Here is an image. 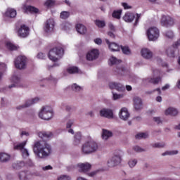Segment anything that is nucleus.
<instances>
[{"instance_id": "18", "label": "nucleus", "mask_w": 180, "mask_h": 180, "mask_svg": "<svg viewBox=\"0 0 180 180\" xmlns=\"http://www.w3.org/2000/svg\"><path fill=\"white\" fill-rule=\"evenodd\" d=\"M120 119L122 120H128V119L130 117V113H129V110H127V108H122L119 113Z\"/></svg>"}, {"instance_id": "19", "label": "nucleus", "mask_w": 180, "mask_h": 180, "mask_svg": "<svg viewBox=\"0 0 180 180\" xmlns=\"http://www.w3.org/2000/svg\"><path fill=\"white\" fill-rule=\"evenodd\" d=\"M134 105L136 110H140V109H143V101H141V98L139 97H134Z\"/></svg>"}, {"instance_id": "48", "label": "nucleus", "mask_w": 180, "mask_h": 180, "mask_svg": "<svg viewBox=\"0 0 180 180\" xmlns=\"http://www.w3.org/2000/svg\"><path fill=\"white\" fill-rule=\"evenodd\" d=\"M123 96H124L123 94H117L112 93L113 101H117V99H122Z\"/></svg>"}, {"instance_id": "47", "label": "nucleus", "mask_w": 180, "mask_h": 180, "mask_svg": "<svg viewBox=\"0 0 180 180\" xmlns=\"http://www.w3.org/2000/svg\"><path fill=\"white\" fill-rule=\"evenodd\" d=\"M133 150H134L136 153H143L144 151H146V149H143L139 146H134Z\"/></svg>"}, {"instance_id": "58", "label": "nucleus", "mask_w": 180, "mask_h": 180, "mask_svg": "<svg viewBox=\"0 0 180 180\" xmlns=\"http://www.w3.org/2000/svg\"><path fill=\"white\" fill-rule=\"evenodd\" d=\"M26 105L25 104L20 105L16 107L17 110H22V109H25Z\"/></svg>"}, {"instance_id": "32", "label": "nucleus", "mask_w": 180, "mask_h": 180, "mask_svg": "<svg viewBox=\"0 0 180 180\" xmlns=\"http://www.w3.org/2000/svg\"><path fill=\"white\" fill-rule=\"evenodd\" d=\"M82 138V134L81 132H77L75 134L74 144L75 146H78L81 143V139Z\"/></svg>"}, {"instance_id": "44", "label": "nucleus", "mask_w": 180, "mask_h": 180, "mask_svg": "<svg viewBox=\"0 0 180 180\" xmlns=\"http://www.w3.org/2000/svg\"><path fill=\"white\" fill-rule=\"evenodd\" d=\"M72 91H75V92H79L82 91V87L81 86H78L77 84H73L72 85Z\"/></svg>"}, {"instance_id": "51", "label": "nucleus", "mask_w": 180, "mask_h": 180, "mask_svg": "<svg viewBox=\"0 0 180 180\" xmlns=\"http://www.w3.org/2000/svg\"><path fill=\"white\" fill-rule=\"evenodd\" d=\"M153 120L157 123L158 124H162V120H161V117H154Z\"/></svg>"}, {"instance_id": "2", "label": "nucleus", "mask_w": 180, "mask_h": 180, "mask_svg": "<svg viewBox=\"0 0 180 180\" xmlns=\"http://www.w3.org/2000/svg\"><path fill=\"white\" fill-rule=\"evenodd\" d=\"M99 150V145L96 141L90 140L82 145V152L83 154H93Z\"/></svg>"}, {"instance_id": "1", "label": "nucleus", "mask_w": 180, "mask_h": 180, "mask_svg": "<svg viewBox=\"0 0 180 180\" xmlns=\"http://www.w3.org/2000/svg\"><path fill=\"white\" fill-rule=\"evenodd\" d=\"M33 151L37 158L45 160L50 157L52 153L51 146L44 141H38L34 143Z\"/></svg>"}, {"instance_id": "14", "label": "nucleus", "mask_w": 180, "mask_h": 180, "mask_svg": "<svg viewBox=\"0 0 180 180\" xmlns=\"http://www.w3.org/2000/svg\"><path fill=\"white\" fill-rule=\"evenodd\" d=\"M77 168L79 172H84V174H86V172L91 171L92 165L88 162L79 163L77 164Z\"/></svg>"}, {"instance_id": "52", "label": "nucleus", "mask_w": 180, "mask_h": 180, "mask_svg": "<svg viewBox=\"0 0 180 180\" xmlns=\"http://www.w3.org/2000/svg\"><path fill=\"white\" fill-rule=\"evenodd\" d=\"M58 180H71V177L68 176H60Z\"/></svg>"}, {"instance_id": "13", "label": "nucleus", "mask_w": 180, "mask_h": 180, "mask_svg": "<svg viewBox=\"0 0 180 180\" xmlns=\"http://www.w3.org/2000/svg\"><path fill=\"white\" fill-rule=\"evenodd\" d=\"M100 116L106 119H113V110L109 108H102L100 111Z\"/></svg>"}, {"instance_id": "61", "label": "nucleus", "mask_w": 180, "mask_h": 180, "mask_svg": "<svg viewBox=\"0 0 180 180\" xmlns=\"http://www.w3.org/2000/svg\"><path fill=\"white\" fill-rule=\"evenodd\" d=\"M43 171H49V169H53V167L50 165L42 167Z\"/></svg>"}, {"instance_id": "53", "label": "nucleus", "mask_w": 180, "mask_h": 180, "mask_svg": "<svg viewBox=\"0 0 180 180\" xmlns=\"http://www.w3.org/2000/svg\"><path fill=\"white\" fill-rule=\"evenodd\" d=\"M140 18H141V14L136 13V18L135 20V23L134 24V26H137V23L140 20Z\"/></svg>"}, {"instance_id": "43", "label": "nucleus", "mask_w": 180, "mask_h": 180, "mask_svg": "<svg viewBox=\"0 0 180 180\" xmlns=\"http://www.w3.org/2000/svg\"><path fill=\"white\" fill-rule=\"evenodd\" d=\"M11 81L13 84H16L17 85H19V83L20 82V77L18 75H14L12 77Z\"/></svg>"}, {"instance_id": "16", "label": "nucleus", "mask_w": 180, "mask_h": 180, "mask_svg": "<svg viewBox=\"0 0 180 180\" xmlns=\"http://www.w3.org/2000/svg\"><path fill=\"white\" fill-rule=\"evenodd\" d=\"M29 27H26V25H21L20 28L18 30V36L20 37H27L29 36Z\"/></svg>"}, {"instance_id": "30", "label": "nucleus", "mask_w": 180, "mask_h": 180, "mask_svg": "<svg viewBox=\"0 0 180 180\" xmlns=\"http://www.w3.org/2000/svg\"><path fill=\"white\" fill-rule=\"evenodd\" d=\"M25 164L23 161H18L14 163H13V169H22L23 167H25Z\"/></svg>"}, {"instance_id": "24", "label": "nucleus", "mask_w": 180, "mask_h": 180, "mask_svg": "<svg viewBox=\"0 0 180 180\" xmlns=\"http://www.w3.org/2000/svg\"><path fill=\"white\" fill-rule=\"evenodd\" d=\"M165 114L166 115V116H176V115H178V110H176V108L169 107L165 110Z\"/></svg>"}, {"instance_id": "41", "label": "nucleus", "mask_w": 180, "mask_h": 180, "mask_svg": "<svg viewBox=\"0 0 180 180\" xmlns=\"http://www.w3.org/2000/svg\"><path fill=\"white\" fill-rule=\"evenodd\" d=\"M69 74H77L78 73V68L77 67H70L67 70Z\"/></svg>"}, {"instance_id": "59", "label": "nucleus", "mask_w": 180, "mask_h": 180, "mask_svg": "<svg viewBox=\"0 0 180 180\" xmlns=\"http://www.w3.org/2000/svg\"><path fill=\"white\" fill-rule=\"evenodd\" d=\"M37 57H38V58H40L41 60H43V59H44L46 56L43 53H39L38 55H37Z\"/></svg>"}, {"instance_id": "15", "label": "nucleus", "mask_w": 180, "mask_h": 180, "mask_svg": "<svg viewBox=\"0 0 180 180\" xmlns=\"http://www.w3.org/2000/svg\"><path fill=\"white\" fill-rule=\"evenodd\" d=\"M110 89H116L118 92H124L126 88L120 83L111 82L109 84Z\"/></svg>"}, {"instance_id": "63", "label": "nucleus", "mask_w": 180, "mask_h": 180, "mask_svg": "<svg viewBox=\"0 0 180 180\" xmlns=\"http://www.w3.org/2000/svg\"><path fill=\"white\" fill-rule=\"evenodd\" d=\"M1 106H6V101H5L4 98H1Z\"/></svg>"}, {"instance_id": "3", "label": "nucleus", "mask_w": 180, "mask_h": 180, "mask_svg": "<svg viewBox=\"0 0 180 180\" xmlns=\"http://www.w3.org/2000/svg\"><path fill=\"white\" fill-rule=\"evenodd\" d=\"M64 56V49L61 47H55L49 52L48 57L51 61H58Z\"/></svg>"}, {"instance_id": "22", "label": "nucleus", "mask_w": 180, "mask_h": 180, "mask_svg": "<svg viewBox=\"0 0 180 180\" xmlns=\"http://www.w3.org/2000/svg\"><path fill=\"white\" fill-rule=\"evenodd\" d=\"M143 82H149L150 84H153V85H157L158 82H160L161 77H148L143 79Z\"/></svg>"}, {"instance_id": "21", "label": "nucleus", "mask_w": 180, "mask_h": 180, "mask_svg": "<svg viewBox=\"0 0 180 180\" xmlns=\"http://www.w3.org/2000/svg\"><path fill=\"white\" fill-rule=\"evenodd\" d=\"M105 42L108 44L109 49L111 51H120V46L119 44L115 42L110 43L108 39H105Z\"/></svg>"}, {"instance_id": "27", "label": "nucleus", "mask_w": 180, "mask_h": 180, "mask_svg": "<svg viewBox=\"0 0 180 180\" xmlns=\"http://www.w3.org/2000/svg\"><path fill=\"white\" fill-rule=\"evenodd\" d=\"M23 8L26 12H30L31 13H39V8L32 6H24Z\"/></svg>"}, {"instance_id": "4", "label": "nucleus", "mask_w": 180, "mask_h": 180, "mask_svg": "<svg viewBox=\"0 0 180 180\" xmlns=\"http://www.w3.org/2000/svg\"><path fill=\"white\" fill-rule=\"evenodd\" d=\"M39 117L43 120H50V119L53 117V110L49 106L43 107L39 113Z\"/></svg>"}, {"instance_id": "5", "label": "nucleus", "mask_w": 180, "mask_h": 180, "mask_svg": "<svg viewBox=\"0 0 180 180\" xmlns=\"http://www.w3.org/2000/svg\"><path fill=\"white\" fill-rule=\"evenodd\" d=\"M146 34L149 41H155L160 37V30L155 27H150L147 30Z\"/></svg>"}, {"instance_id": "57", "label": "nucleus", "mask_w": 180, "mask_h": 180, "mask_svg": "<svg viewBox=\"0 0 180 180\" xmlns=\"http://www.w3.org/2000/svg\"><path fill=\"white\" fill-rule=\"evenodd\" d=\"M122 5L124 9H131V6H129V4H127V3H122Z\"/></svg>"}, {"instance_id": "56", "label": "nucleus", "mask_w": 180, "mask_h": 180, "mask_svg": "<svg viewBox=\"0 0 180 180\" xmlns=\"http://www.w3.org/2000/svg\"><path fill=\"white\" fill-rule=\"evenodd\" d=\"M180 46V39H178L176 42H174V44H173V47L174 49H176L177 47H179Z\"/></svg>"}, {"instance_id": "23", "label": "nucleus", "mask_w": 180, "mask_h": 180, "mask_svg": "<svg viewBox=\"0 0 180 180\" xmlns=\"http://www.w3.org/2000/svg\"><path fill=\"white\" fill-rule=\"evenodd\" d=\"M11 161V155L6 153H0V162H8Z\"/></svg>"}, {"instance_id": "31", "label": "nucleus", "mask_w": 180, "mask_h": 180, "mask_svg": "<svg viewBox=\"0 0 180 180\" xmlns=\"http://www.w3.org/2000/svg\"><path fill=\"white\" fill-rule=\"evenodd\" d=\"M176 51V49L174 46L169 47L166 50V53L168 56V57L174 58L175 57V51Z\"/></svg>"}, {"instance_id": "33", "label": "nucleus", "mask_w": 180, "mask_h": 180, "mask_svg": "<svg viewBox=\"0 0 180 180\" xmlns=\"http://www.w3.org/2000/svg\"><path fill=\"white\" fill-rule=\"evenodd\" d=\"M39 137L40 139H50V137H53V133L51 132H39L38 134Z\"/></svg>"}, {"instance_id": "34", "label": "nucleus", "mask_w": 180, "mask_h": 180, "mask_svg": "<svg viewBox=\"0 0 180 180\" xmlns=\"http://www.w3.org/2000/svg\"><path fill=\"white\" fill-rule=\"evenodd\" d=\"M94 23L96 26L101 29H103V27H105V26H106V22H105V20H96Z\"/></svg>"}, {"instance_id": "49", "label": "nucleus", "mask_w": 180, "mask_h": 180, "mask_svg": "<svg viewBox=\"0 0 180 180\" xmlns=\"http://www.w3.org/2000/svg\"><path fill=\"white\" fill-rule=\"evenodd\" d=\"M55 2L53 0H46L45 2V6H47V8H51V6H53Z\"/></svg>"}, {"instance_id": "36", "label": "nucleus", "mask_w": 180, "mask_h": 180, "mask_svg": "<svg viewBox=\"0 0 180 180\" xmlns=\"http://www.w3.org/2000/svg\"><path fill=\"white\" fill-rule=\"evenodd\" d=\"M18 178L20 180H27V172H20Z\"/></svg>"}, {"instance_id": "55", "label": "nucleus", "mask_w": 180, "mask_h": 180, "mask_svg": "<svg viewBox=\"0 0 180 180\" xmlns=\"http://www.w3.org/2000/svg\"><path fill=\"white\" fill-rule=\"evenodd\" d=\"M108 27L110 30H112V32H116V28L115 27V25H113V24L109 23Z\"/></svg>"}, {"instance_id": "6", "label": "nucleus", "mask_w": 180, "mask_h": 180, "mask_svg": "<svg viewBox=\"0 0 180 180\" xmlns=\"http://www.w3.org/2000/svg\"><path fill=\"white\" fill-rule=\"evenodd\" d=\"M111 65H117V68L114 69L115 72L117 74H120V75H123V72L126 70V68L122 66L119 65L120 63H122V60L117 59L115 56H112L109 60Z\"/></svg>"}, {"instance_id": "11", "label": "nucleus", "mask_w": 180, "mask_h": 180, "mask_svg": "<svg viewBox=\"0 0 180 180\" xmlns=\"http://www.w3.org/2000/svg\"><path fill=\"white\" fill-rule=\"evenodd\" d=\"M161 23L162 26H174L175 25V19L169 15H162Z\"/></svg>"}, {"instance_id": "9", "label": "nucleus", "mask_w": 180, "mask_h": 180, "mask_svg": "<svg viewBox=\"0 0 180 180\" xmlns=\"http://www.w3.org/2000/svg\"><path fill=\"white\" fill-rule=\"evenodd\" d=\"M99 57V50L98 49H91L88 51L86 56L87 61H95L98 60Z\"/></svg>"}, {"instance_id": "60", "label": "nucleus", "mask_w": 180, "mask_h": 180, "mask_svg": "<svg viewBox=\"0 0 180 180\" xmlns=\"http://www.w3.org/2000/svg\"><path fill=\"white\" fill-rule=\"evenodd\" d=\"M0 70H6V64L4 63H0Z\"/></svg>"}, {"instance_id": "40", "label": "nucleus", "mask_w": 180, "mask_h": 180, "mask_svg": "<svg viewBox=\"0 0 180 180\" xmlns=\"http://www.w3.org/2000/svg\"><path fill=\"white\" fill-rule=\"evenodd\" d=\"M121 15L122 10L114 11L112 13V18H115V19H120Z\"/></svg>"}, {"instance_id": "20", "label": "nucleus", "mask_w": 180, "mask_h": 180, "mask_svg": "<svg viewBox=\"0 0 180 180\" xmlns=\"http://www.w3.org/2000/svg\"><path fill=\"white\" fill-rule=\"evenodd\" d=\"M4 16L7 18V19H13V18H16V11L13 8H8Z\"/></svg>"}, {"instance_id": "25", "label": "nucleus", "mask_w": 180, "mask_h": 180, "mask_svg": "<svg viewBox=\"0 0 180 180\" xmlns=\"http://www.w3.org/2000/svg\"><path fill=\"white\" fill-rule=\"evenodd\" d=\"M134 18H136V16L134 15V13H127L124 15L123 20L125 22H128L129 23H130V22H131L132 20H134Z\"/></svg>"}, {"instance_id": "35", "label": "nucleus", "mask_w": 180, "mask_h": 180, "mask_svg": "<svg viewBox=\"0 0 180 180\" xmlns=\"http://www.w3.org/2000/svg\"><path fill=\"white\" fill-rule=\"evenodd\" d=\"M121 50L123 54H126L127 56H130V54H131V51H130V48H129V46H121Z\"/></svg>"}, {"instance_id": "46", "label": "nucleus", "mask_w": 180, "mask_h": 180, "mask_svg": "<svg viewBox=\"0 0 180 180\" xmlns=\"http://www.w3.org/2000/svg\"><path fill=\"white\" fill-rule=\"evenodd\" d=\"M6 47L8 49V50H18V47L11 42L6 43Z\"/></svg>"}, {"instance_id": "10", "label": "nucleus", "mask_w": 180, "mask_h": 180, "mask_svg": "<svg viewBox=\"0 0 180 180\" xmlns=\"http://www.w3.org/2000/svg\"><path fill=\"white\" fill-rule=\"evenodd\" d=\"M54 26H56L54 19L49 18L45 22L44 30L46 33H51V32H53L54 30Z\"/></svg>"}, {"instance_id": "26", "label": "nucleus", "mask_w": 180, "mask_h": 180, "mask_svg": "<svg viewBox=\"0 0 180 180\" xmlns=\"http://www.w3.org/2000/svg\"><path fill=\"white\" fill-rule=\"evenodd\" d=\"M76 30L80 34H85L86 33V27L82 24H77L76 25Z\"/></svg>"}, {"instance_id": "39", "label": "nucleus", "mask_w": 180, "mask_h": 180, "mask_svg": "<svg viewBox=\"0 0 180 180\" xmlns=\"http://www.w3.org/2000/svg\"><path fill=\"white\" fill-rule=\"evenodd\" d=\"M152 147L153 148H164V147H165V143L164 142L155 143L152 144Z\"/></svg>"}, {"instance_id": "62", "label": "nucleus", "mask_w": 180, "mask_h": 180, "mask_svg": "<svg viewBox=\"0 0 180 180\" xmlns=\"http://www.w3.org/2000/svg\"><path fill=\"white\" fill-rule=\"evenodd\" d=\"M94 42L96 43V44H102V39H101L100 38H97L94 39Z\"/></svg>"}, {"instance_id": "12", "label": "nucleus", "mask_w": 180, "mask_h": 180, "mask_svg": "<svg viewBox=\"0 0 180 180\" xmlns=\"http://www.w3.org/2000/svg\"><path fill=\"white\" fill-rule=\"evenodd\" d=\"M27 141L22 142L21 143H18L17 145H14V149L15 150H20L22 157L26 158L27 157H29V151H27V149L25 148V146H26Z\"/></svg>"}, {"instance_id": "7", "label": "nucleus", "mask_w": 180, "mask_h": 180, "mask_svg": "<svg viewBox=\"0 0 180 180\" xmlns=\"http://www.w3.org/2000/svg\"><path fill=\"white\" fill-rule=\"evenodd\" d=\"M122 162V155H115L110 158L107 162V165L109 168L117 167Z\"/></svg>"}, {"instance_id": "8", "label": "nucleus", "mask_w": 180, "mask_h": 180, "mask_svg": "<svg viewBox=\"0 0 180 180\" xmlns=\"http://www.w3.org/2000/svg\"><path fill=\"white\" fill-rule=\"evenodd\" d=\"M14 64L18 70H25L26 68V57L18 56L14 60Z\"/></svg>"}, {"instance_id": "17", "label": "nucleus", "mask_w": 180, "mask_h": 180, "mask_svg": "<svg viewBox=\"0 0 180 180\" xmlns=\"http://www.w3.org/2000/svg\"><path fill=\"white\" fill-rule=\"evenodd\" d=\"M141 55L146 60H151V58H153V51L147 48H144L141 50Z\"/></svg>"}, {"instance_id": "42", "label": "nucleus", "mask_w": 180, "mask_h": 180, "mask_svg": "<svg viewBox=\"0 0 180 180\" xmlns=\"http://www.w3.org/2000/svg\"><path fill=\"white\" fill-rule=\"evenodd\" d=\"M70 12L68 11H62L60 13V19H68V18H70Z\"/></svg>"}, {"instance_id": "64", "label": "nucleus", "mask_w": 180, "mask_h": 180, "mask_svg": "<svg viewBox=\"0 0 180 180\" xmlns=\"http://www.w3.org/2000/svg\"><path fill=\"white\" fill-rule=\"evenodd\" d=\"M88 176H95L96 175V172H91L90 173H87Z\"/></svg>"}, {"instance_id": "45", "label": "nucleus", "mask_w": 180, "mask_h": 180, "mask_svg": "<svg viewBox=\"0 0 180 180\" xmlns=\"http://www.w3.org/2000/svg\"><path fill=\"white\" fill-rule=\"evenodd\" d=\"M128 164L130 167V168H134L136 165H137V160L136 159H131L129 162Z\"/></svg>"}, {"instance_id": "50", "label": "nucleus", "mask_w": 180, "mask_h": 180, "mask_svg": "<svg viewBox=\"0 0 180 180\" xmlns=\"http://www.w3.org/2000/svg\"><path fill=\"white\" fill-rule=\"evenodd\" d=\"M165 36L168 39H172L174 38V32L169 30L165 32Z\"/></svg>"}, {"instance_id": "29", "label": "nucleus", "mask_w": 180, "mask_h": 180, "mask_svg": "<svg viewBox=\"0 0 180 180\" xmlns=\"http://www.w3.org/2000/svg\"><path fill=\"white\" fill-rule=\"evenodd\" d=\"M39 98H34L32 99L27 100L25 103L24 104L25 108H29L32 106V105H34V103H37L39 102Z\"/></svg>"}, {"instance_id": "38", "label": "nucleus", "mask_w": 180, "mask_h": 180, "mask_svg": "<svg viewBox=\"0 0 180 180\" xmlns=\"http://www.w3.org/2000/svg\"><path fill=\"white\" fill-rule=\"evenodd\" d=\"M176 154H178V150H167L162 153V155L165 157V155H176Z\"/></svg>"}, {"instance_id": "54", "label": "nucleus", "mask_w": 180, "mask_h": 180, "mask_svg": "<svg viewBox=\"0 0 180 180\" xmlns=\"http://www.w3.org/2000/svg\"><path fill=\"white\" fill-rule=\"evenodd\" d=\"M72 124H74V121L70 120L68 122V123H67L66 127H67L68 129H70V127H71V126H72Z\"/></svg>"}, {"instance_id": "37", "label": "nucleus", "mask_w": 180, "mask_h": 180, "mask_svg": "<svg viewBox=\"0 0 180 180\" xmlns=\"http://www.w3.org/2000/svg\"><path fill=\"white\" fill-rule=\"evenodd\" d=\"M136 139L137 140H141V139H148V133H139L136 135Z\"/></svg>"}, {"instance_id": "28", "label": "nucleus", "mask_w": 180, "mask_h": 180, "mask_svg": "<svg viewBox=\"0 0 180 180\" xmlns=\"http://www.w3.org/2000/svg\"><path fill=\"white\" fill-rule=\"evenodd\" d=\"M113 133L108 129H103L102 138L103 140H108V139L112 137Z\"/></svg>"}]
</instances>
